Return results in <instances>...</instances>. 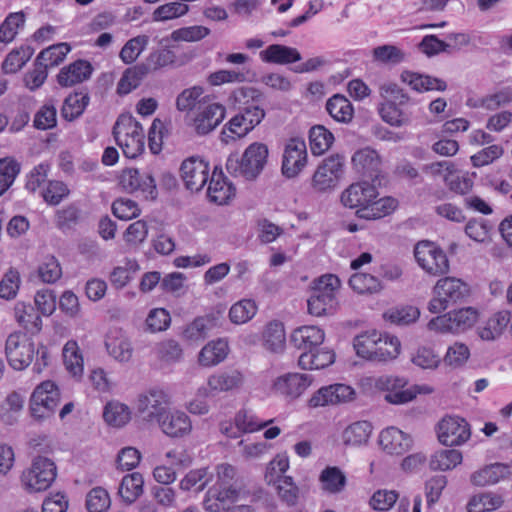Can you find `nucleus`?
<instances>
[{
	"label": "nucleus",
	"mask_w": 512,
	"mask_h": 512,
	"mask_svg": "<svg viewBox=\"0 0 512 512\" xmlns=\"http://www.w3.org/2000/svg\"><path fill=\"white\" fill-rule=\"evenodd\" d=\"M212 474L207 468L191 470L180 482V488L185 491L194 489L200 492L205 489L212 480Z\"/></svg>",
	"instance_id": "55"
},
{
	"label": "nucleus",
	"mask_w": 512,
	"mask_h": 512,
	"mask_svg": "<svg viewBox=\"0 0 512 512\" xmlns=\"http://www.w3.org/2000/svg\"><path fill=\"white\" fill-rule=\"evenodd\" d=\"M137 410L143 420L158 423L167 412L166 394L159 390H151L140 395Z\"/></svg>",
	"instance_id": "20"
},
{
	"label": "nucleus",
	"mask_w": 512,
	"mask_h": 512,
	"mask_svg": "<svg viewBox=\"0 0 512 512\" xmlns=\"http://www.w3.org/2000/svg\"><path fill=\"white\" fill-rule=\"evenodd\" d=\"M477 319L478 311L473 307H465L431 319L428 328L442 333H458L472 327Z\"/></svg>",
	"instance_id": "10"
},
{
	"label": "nucleus",
	"mask_w": 512,
	"mask_h": 512,
	"mask_svg": "<svg viewBox=\"0 0 512 512\" xmlns=\"http://www.w3.org/2000/svg\"><path fill=\"white\" fill-rule=\"evenodd\" d=\"M204 90L201 86H193L184 89L176 98V108L180 112H190L191 110L200 106L201 103L206 102V97H203Z\"/></svg>",
	"instance_id": "49"
},
{
	"label": "nucleus",
	"mask_w": 512,
	"mask_h": 512,
	"mask_svg": "<svg viewBox=\"0 0 512 512\" xmlns=\"http://www.w3.org/2000/svg\"><path fill=\"white\" fill-rule=\"evenodd\" d=\"M264 62L276 64H289L301 60V55L296 48L280 44H272L260 52Z\"/></svg>",
	"instance_id": "36"
},
{
	"label": "nucleus",
	"mask_w": 512,
	"mask_h": 512,
	"mask_svg": "<svg viewBox=\"0 0 512 512\" xmlns=\"http://www.w3.org/2000/svg\"><path fill=\"white\" fill-rule=\"evenodd\" d=\"M63 360L66 369L74 376L80 375L83 371V358L79 353L78 345L75 341H68L63 348Z\"/></svg>",
	"instance_id": "60"
},
{
	"label": "nucleus",
	"mask_w": 512,
	"mask_h": 512,
	"mask_svg": "<svg viewBox=\"0 0 512 512\" xmlns=\"http://www.w3.org/2000/svg\"><path fill=\"white\" fill-rule=\"evenodd\" d=\"M207 195L211 202L223 205L227 204L234 197L235 188L231 183L227 182L222 172L217 173L214 170L209 182Z\"/></svg>",
	"instance_id": "33"
},
{
	"label": "nucleus",
	"mask_w": 512,
	"mask_h": 512,
	"mask_svg": "<svg viewBox=\"0 0 512 512\" xmlns=\"http://www.w3.org/2000/svg\"><path fill=\"white\" fill-rule=\"evenodd\" d=\"M120 183L129 193L141 192L146 199L150 200L157 197L156 183L149 173H141L138 169L127 168L122 171Z\"/></svg>",
	"instance_id": "15"
},
{
	"label": "nucleus",
	"mask_w": 512,
	"mask_h": 512,
	"mask_svg": "<svg viewBox=\"0 0 512 512\" xmlns=\"http://www.w3.org/2000/svg\"><path fill=\"white\" fill-rule=\"evenodd\" d=\"M14 317L17 323L31 333L42 329V318L31 303L17 302L14 307Z\"/></svg>",
	"instance_id": "34"
},
{
	"label": "nucleus",
	"mask_w": 512,
	"mask_h": 512,
	"mask_svg": "<svg viewBox=\"0 0 512 512\" xmlns=\"http://www.w3.org/2000/svg\"><path fill=\"white\" fill-rule=\"evenodd\" d=\"M257 312V305L251 299H242L233 304L229 310V318L234 324H244L251 320Z\"/></svg>",
	"instance_id": "54"
},
{
	"label": "nucleus",
	"mask_w": 512,
	"mask_h": 512,
	"mask_svg": "<svg viewBox=\"0 0 512 512\" xmlns=\"http://www.w3.org/2000/svg\"><path fill=\"white\" fill-rule=\"evenodd\" d=\"M70 46L67 43L54 44L42 50L36 57L48 69L59 65L70 51Z\"/></svg>",
	"instance_id": "57"
},
{
	"label": "nucleus",
	"mask_w": 512,
	"mask_h": 512,
	"mask_svg": "<svg viewBox=\"0 0 512 512\" xmlns=\"http://www.w3.org/2000/svg\"><path fill=\"white\" fill-rule=\"evenodd\" d=\"M508 473V467L501 463H494L475 471L470 480L475 486L492 485L499 482Z\"/></svg>",
	"instance_id": "40"
},
{
	"label": "nucleus",
	"mask_w": 512,
	"mask_h": 512,
	"mask_svg": "<svg viewBox=\"0 0 512 512\" xmlns=\"http://www.w3.org/2000/svg\"><path fill=\"white\" fill-rule=\"evenodd\" d=\"M372 432V426L367 421H358L349 425L342 435L345 445L359 446L367 443Z\"/></svg>",
	"instance_id": "47"
},
{
	"label": "nucleus",
	"mask_w": 512,
	"mask_h": 512,
	"mask_svg": "<svg viewBox=\"0 0 512 512\" xmlns=\"http://www.w3.org/2000/svg\"><path fill=\"white\" fill-rule=\"evenodd\" d=\"M25 15L23 12L10 13L0 25V42L8 44L18 34V29L23 27Z\"/></svg>",
	"instance_id": "53"
},
{
	"label": "nucleus",
	"mask_w": 512,
	"mask_h": 512,
	"mask_svg": "<svg viewBox=\"0 0 512 512\" xmlns=\"http://www.w3.org/2000/svg\"><path fill=\"white\" fill-rule=\"evenodd\" d=\"M355 395L352 387L345 384H333L320 388L309 399L310 407L337 405L351 401Z\"/></svg>",
	"instance_id": "22"
},
{
	"label": "nucleus",
	"mask_w": 512,
	"mask_h": 512,
	"mask_svg": "<svg viewBox=\"0 0 512 512\" xmlns=\"http://www.w3.org/2000/svg\"><path fill=\"white\" fill-rule=\"evenodd\" d=\"M224 315L221 310L212 311L196 317L183 331V337L189 341H201L209 336L210 331L222 326Z\"/></svg>",
	"instance_id": "21"
},
{
	"label": "nucleus",
	"mask_w": 512,
	"mask_h": 512,
	"mask_svg": "<svg viewBox=\"0 0 512 512\" xmlns=\"http://www.w3.org/2000/svg\"><path fill=\"white\" fill-rule=\"evenodd\" d=\"M262 97V93L253 87H240L233 91L230 99L238 105L240 112L225 125L222 132L225 142H228L225 137H244L262 122L265 117Z\"/></svg>",
	"instance_id": "1"
},
{
	"label": "nucleus",
	"mask_w": 512,
	"mask_h": 512,
	"mask_svg": "<svg viewBox=\"0 0 512 512\" xmlns=\"http://www.w3.org/2000/svg\"><path fill=\"white\" fill-rule=\"evenodd\" d=\"M113 134L127 158L134 159L144 151L143 128L132 116H120L114 125Z\"/></svg>",
	"instance_id": "7"
},
{
	"label": "nucleus",
	"mask_w": 512,
	"mask_h": 512,
	"mask_svg": "<svg viewBox=\"0 0 512 512\" xmlns=\"http://www.w3.org/2000/svg\"><path fill=\"white\" fill-rule=\"evenodd\" d=\"M93 68L88 61L76 60L61 68L57 75V82L61 87H71L89 79Z\"/></svg>",
	"instance_id": "28"
},
{
	"label": "nucleus",
	"mask_w": 512,
	"mask_h": 512,
	"mask_svg": "<svg viewBox=\"0 0 512 512\" xmlns=\"http://www.w3.org/2000/svg\"><path fill=\"white\" fill-rule=\"evenodd\" d=\"M400 77L404 83H407L413 90L418 92L430 90L444 91L447 87L442 79L411 71H403Z\"/></svg>",
	"instance_id": "35"
},
{
	"label": "nucleus",
	"mask_w": 512,
	"mask_h": 512,
	"mask_svg": "<svg viewBox=\"0 0 512 512\" xmlns=\"http://www.w3.org/2000/svg\"><path fill=\"white\" fill-rule=\"evenodd\" d=\"M56 475V465L52 460L37 457L31 468L23 473L22 482L29 491L40 492L51 486Z\"/></svg>",
	"instance_id": "12"
},
{
	"label": "nucleus",
	"mask_w": 512,
	"mask_h": 512,
	"mask_svg": "<svg viewBox=\"0 0 512 512\" xmlns=\"http://www.w3.org/2000/svg\"><path fill=\"white\" fill-rule=\"evenodd\" d=\"M147 70L141 64H137L125 70L117 85V93L127 95L136 89L147 76Z\"/></svg>",
	"instance_id": "45"
},
{
	"label": "nucleus",
	"mask_w": 512,
	"mask_h": 512,
	"mask_svg": "<svg viewBox=\"0 0 512 512\" xmlns=\"http://www.w3.org/2000/svg\"><path fill=\"white\" fill-rule=\"evenodd\" d=\"M236 429L238 431L234 432L233 427L223 428L222 431L231 438H236L239 436V433H252L258 431L264 427H266L272 420L261 421L256 415L253 413L241 410L239 411L234 419Z\"/></svg>",
	"instance_id": "31"
},
{
	"label": "nucleus",
	"mask_w": 512,
	"mask_h": 512,
	"mask_svg": "<svg viewBox=\"0 0 512 512\" xmlns=\"http://www.w3.org/2000/svg\"><path fill=\"white\" fill-rule=\"evenodd\" d=\"M324 339V331L320 327L314 325L298 327L290 336V341L293 346L303 352L316 349L324 342Z\"/></svg>",
	"instance_id": "25"
},
{
	"label": "nucleus",
	"mask_w": 512,
	"mask_h": 512,
	"mask_svg": "<svg viewBox=\"0 0 512 512\" xmlns=\"http://www.w3.org/2000/svg\"><path fill=\"white\" fill-rule=\"evenodd\" d=\"M149 42L146 35H139L128 40L120 51V58L126 64L133 63L143 52Z\"/></svg>",
	"instance_id": "61"
},
{
	"label": "nucleus",
	"mask_w": 512,
	"mask_h": 512,
	"mask_svg": "<svg viewBox=\"0 0 512 512\" xmlns=\"http://www.w3.org/2000/svg\"><path fill=\"white\" fill-rule=\"evenodd\" d=\"M144 480L140 473L133 472L123 477L118 494L128 504L134 503L143 493Z\"/></svg>",
	"instance_id": "41"
},
{
	"label": "nucleus",
	"mask_w": 512,
	"mask_h": 512,
	"mask_svg": "<svg viewBox=\"0 0 512 512\" xmlns=\"http://www.w3.org/2000/svg\"><path fill=\"white\" fill-rule=\"evenodd\" d=\"M243 381L244 376L237 369L214 373L208 377L207 387L200 388L198 393L204 397L215 396L218 393L239 388Z\"/></svg>",
	"instance_id": "17"
},
{
	"label": "nucleus",
	"mask_w": 512,
	"mask_h": 512,
	"mask_svg": "<svg viewBox=\"0 0 512 512\" xmlns=\"http://www.w3.org/2000/svg\"><path fill=\"white\" fill-rule=\"evenodd\" d=\"M319 481L322 485V490L328 494H339L344 491L347 478L344 472L336 466H327L322 470Z\"/></svg>",
	"instance_id": "38"
},
{
	"label": "nucleus",
	"mask_w": 512,
	"mask_h": 512,
	"mask_svg": "<svg viewBox=\"0 0 512 512\" xmlns=\"http://www.w3.org/2000/svg\"><path fill=\"white\" fill-rule=\"evenodd\" d=\"M105 348L116 361L127 363L133 355V347L129 337L119 328L110 329L105 338Z\"/></svg>",
	"instance_id": "23"
},
{
	"label": "nucleus",
	"mask_w": 512,
	"mask_h": 512,
	"mask_svg": "<svg viewBox=\"0 0 512 512\" xmlns=\"http://www.w3.org/2000/svg\"><path fill=\"white\" fill-rule=\"evenodd\" d=\"M326 110L337 122L349 123L354 116V108L344 95L335 94L326 102Z\"/></svg>",
	"instance_id": "37"
},
{
	"label": "nucleus",
	"mask_w": 512,
	"mask_h": 512,
	"mask_svg": "<svg viewBox=\"0 0 512 512\" xmlns=\"http://www.w3.org/2000/svg\"><path fill=\"white\" fill-rule=\"evenodd\" d=\"M225 111V107L220 103L208 99L201 103L194 118L197 133L206 135L214 130L224 119Z\"/></svg>",
	"instance_id": "19"
},
{
	"label": "nucleus",
	"mask_w": 512,
	"mask_h": 512,
	"mask_svg": "<svg viewBox=\"0 0 512 512\" xmlns=\"http://www.w3.org/2000/svg\"><path fill=\"white\" fill-rule=\"evenodd\" d=\"M312 382L313 377L309 374L286 373L274 380L272 390L288 400H294L300 397Z\"/></svg>",
	"instance_id": "14"
},
{
	"label": "nucleus",
	"mask_w": 512,
	"mask_h": 512,
	"mask_svg": "<svg viewBox=\"0 0 512 512\" xmlns=\"http://www.w3.org/2000/svg\"><path fill=\"white\" fill-rule=\"evenodd\" d=\"M379 444L388 454L402 455L412 448L413 440L400 429L389 427L380 433Z\"/></svg>",
	"instance_id": "24"
},
{
	"label": "nucleus",
	"mask_w": 512,
	"mask_h": 512,
	"mask_svg": "<svg viewBox=\"0 0 512 512\" xmlns=\"http://www.w3.org/2000/svg\"><path fill=\"white\" fill-rule=\"evenodd\" d=\"M437 436L445 446L462 445L471 437L470 425L464 418L447 416L438 423Z\"/></svg>",
	"instance_id": "13"
},
{
	"label": "nucleus",
	"mask_w": 512,
	"mask_h": 512,
	"mask_svg": "<svg viewBox=\"0 0 512 512\" xmlns=\"http://www.w3.org/2000/svg\"><path fill=\"white\" fill-rule=\"evenodd\" d=\"M289 468V459L285 454L276 455L267 465L265 481L268 485H275L285 477L283 474Z\"/></svg>",
	"instance_id": "58"
},
{
	"label": "nucleus",
	"mask_w": 512,
	"mask_h": 512,
	"mask_svg": "<svg viewBox=\"0 0 512 512\" xmlns=\"http://www.w3.org/2000/svg\"><path fill=\"white\" fill-rule=\"evenodd\" d=\"M350 287L360 293H375L380 291L381 283L378 278L371 274L356 273L349 279Z\"/></svg>",
	"instance_id": "64"
},
{
	"label": "nucleus",
	"mask_w": 512,
	"mask_h": 512,
	"mask_svg": "<svg viewBox=\"0 0 512 512\" xmlns=\"http://www.w3.org/2000/svg\"><path fill=\"white\" fill-rule=\"evenodd\" d=\"M228 353L229 345L225 339L212 340L200 350L198 362L204 367L216 366L226 359Z\"/></svg>",
	"instance_id": "32"
},
{
	"label": "nucleus",
	"mask_w": 512,
	"mask_h": 512,
	"mask_svg": "<svg viewBox=\"0 0 512 512\" xmlns=\"http://www.w3.org/2000/svg\"><path fill=\"white\" fill-rule=\"evenodd\" d=\"M267 145L260 142L250 144L243 154H231L226 161L227 171L246 180L256 179L263 171L268 158Z\"/></svg>",
	"instance_id": "4"
},
{
	"label": "nucleus",
	"mask_w": 512,
	"mask_h": 512,
	"mask_svg": "<svg viewBox=\"0 0 512 512\" xmlns=\"http://www.w3.org/2000/svg\"><path fill=\"white\" fill-rule=\"evenodd\" d=\"M216 470L217 481L208 489L203 502L204 508L210 512L226 509L228 503H234L248 494L243 479L237 476L232 465L220 464Z\"/></svg>",
	"instance_id": "3"
},
{
	"label": "nucleus",
	"mask_w": 512,
	"mask_h": 512,
	"mask_svg": "<svg viewBox=\"0 0 512 512\" xmlns=\"http://www.w3.org/2000/svg\"><path fill=\"white\" fill-rule=\"evenodd\" d=\"M352 164L358 173L373 179L379 175L381 158L376 150L366 147L354 153Z\"/></svg>",
	"instance_id": "27"
},
{
	"label": "nucleus",
	"mask_w": 512,
	"mask_h": 512,
	"mask_svg": "<svg viewBox=\"0 0 512 512\" xmlns=\"http://www.w3.org/2000/svg\"><path fill=\"white\" fill-rule=\"evenodd\" d=\"M181 176L187 189L200 191L209 179V164L199 157H190L183 161Z\"/></svg>",
	"instance_id": "18"
},
{
	"label": "nucleus",
	"mask_w": 512,
	"mask_h": 512,
	"mask_svg": "<svg viewBox=\"0 0 512 512\" xmlns=\"http://www.w3.org/2000/svg\"><path fill=\"white\" fill-rule=\"evenodd\" d=\"M381 339V333L373 330L364 332L354 338L353 347L357 356L373 361L374 351H376L377 343Z\"/></svg>",
	"instance_id": "44"
},
{
	"label": "nucleus",
	"mask_w": 512,
	"mask_h": 512,
	"mask_svg": "<svg viewBox=\"0 0 512 512\" xmlns=\"http://www.w3.org/2000/svg\"><path fill=\"white\" fill-rule=\"evenodd\" d=\"M310 147L314 155L326 152L334 142L333 134L324 126L316 125L310 129Z\"/></svg>",
	"instance_id": "52"
},
{
	"label": "nucleus",
	"mask_w": 512,
	"mask_h": 512,
	"mask_svg": "<svg viewBox=\"0 0 512 512\" xmlns=\"http://www.w3.org/2000/svg\"><path fill=\"white\" fill-rule=\"evenodd\" d=\"M158 425L164 434L172 438L183 437L192 429L188 415L181 411H167Z\"/></svg>",
	"instance_id": "26"
},
{
	"label": "nucleus",
	"mask_w": 512,
	"mask_h": 512,
	"mask_svg": "<svg viewBox=\"0 0 512 512\" xmlns=\"http://www.w3.org/2000/svg\"><path fill=\"white\" fill-rule=\"evenodd\" d=\"M339 287L340 280L333 274H325L313 280L307 300L309 314L316 317L333 314L338 304L336 292Z\"/></svg>",
	"instance_id": "5"
},
{
	"label": "nucleus",
	"mask_w": 512,
	"mask_h": 512,
	"mask_svg": "<svg viewBox=\"0 0 512 512\" xmlns=\"http://www.w3.org/2000/svg\"><path fill=\"white\" fill-rule=\"evenodd\" d=\"M20 172V165L12 158L0 159V196L3 195L13 184Z\"/></svg>",
	"instance_id": "62"
},
{
	"label": "nucleus",
	"mask_w": 512,
	"mask_h": 512,
	"mask_svg": "<svg viewBox=\"0 0 512 512\" xmlns=\"http://www.w3.org/2000/svg\"><path fill=\"white\" fill-rule=\"evenodd\" d=\"M103 418L110 426L122 427L129 422L131 413L125 404L112 401L104 407Z\"/></svg>",
	"instance_id": "51"
},
{
	"label": "nucleus",
	"mask_w": 512,
	"mask_h": 512,
	"mask_svg": "<svg viewBox=\"0 0 512 512\" xmlns=\"http://www.w3.org/2000/svg\"><path fill=\"white\" fill-rule=\"evenodd\" d=\"M38 276L42 282L53 284L62 276V268L56 257L46 256L38 266Z\"/></svg>",
	"instance_id": "63"
},
{
	"label": "nucleus",
	"mask_w": 512,
	"mask_h": 512,
	"mask_svg": "<svg viewBox=\"0 0 512 512\" xmlns=\"http://www.w3.org/2000/svg\"><path fill=\"white\" fill-rule=\"evenodd\" d=\"M334 361L335 353L319 346L312 351L302 352L298 358V365L303 370H318L328 367Z\"/></svg>",
	"instance_id": "30"
},
{
	"label": "nucleus",
	"mask_w": 512,
	"mask_h": 512,
	"mask_svg": "<svg viewBox=\"0 0 512 512\" xmlns=\"http://www.w3.org/2000/svg\"><path fill=\"white\" fill-rule=\"evenodd\" d=\"M400 341L395 336L382 335L379 339L373 361L386 362L395 359L400 353Z\"/></svg>",
	"instance_id": "50"
},
{
	"label": "nucleus",
	"mask_w": 512,
	"mask_h": 512,
	"mask_svg": "<svg viewBox=\"0 0 512 512\" xmlns=\"http://www.w3.org/2000/svg\"><path fill=\"white\" fill-rule=\"evenodd\" d=\"M60 403L58 386L50 380L37 385L31 394L29 409L31 416L36 420L50 418Z\"/></svg>",
	"instance_id": "8"
},
{
	"label": "nucleus",
	"mask_w": 512,
	"mask_h": 512,
	"mask_svg": "<svg viewBox=\"0 0 512 512\" xmlns=\"http://www.w3.org/2000/svg\"><path fill=\"white\" fill-rule=\"evenodd\" d=\"M264 346L272 352H281L284 349L286 335L281 322H270L263 332Z\"/></svg>",
	"instance_id": "46"
},
{
	"label": "nucleus",
	"mask_w": 512,
	"mask_h": 512,
	"mask_svg": "<svg viewBox=\"0 0 512 512\" xmlns=\"http://www.w3.org/2000/svg\"><path fill=\"white\" fill-rule=\"evenodd\" d=\"M414 256L418 265L432 276L447 274L450 269L446 253L434 242L423 240L416 244Z\"/></svg>",
	"instance_id": "9"
},
{
	"label": "nucleus",
	"mask_w": 512,
	"mask_h": 512,
	"mask_svg": "<svg viewBox=\"0 0 512 512\" xmlns=\"http://www.w3.org/2000/svg\"><path fill=\"white\" fill-rule=\"evenodd\" d=\"M89 103L87 93L75 92L64 100L61 108V115L67 121H73L81 116Z\"/></svg>",
	"instance_id": "43"
},
{
	"label": "nucleus",
	"mask_w": 512,
	"mask_h": 512,
	"mask_svg": "<svg viewBox=\"0 0 512 512\" xmlns=\"http://www.w3.org/2000/svg\"><path fill=\"white\" fill-rule=\"evenodd\" d=\"M175 58L176 56L173 51L169 49H159L151 52L145 61L140 64L146 68L147 74H150L173 64Z\"/></svg>",
	"instance_id": "56"
},
{
	"label": "nucleus",
	"mask_w": 512,
	"mask_h": 512,
	"mask_svg": "<svg viewBox=\"0 0 512 512\" xmlns=\"http://www.w3.org/2000/svg\"><path fill=\"white\" fill-rule=\"evenodd\" d=\"M376 387L380 390L386 391L384 399L391 404L401 405L407 402H396L394 395H400L405 392V387L408 384L407 379L393 375H383L377 378Z\"/></svg>",
	"instance_id": "39"
},
{
	"label": "nucleus",
	"mask_w": 512,
	"mask_h": 512,
	"mask_svg": "<svg viewBox=\"0 0 512 512\" xmlns=\"http://www.w3.org/2000/svg\"><path fill=\"white\" fill-rule=\"evenodd\" d=\"M462 453L456 449H443L435 452L430 459L432 470L447 471L462 462Z\"/></svg>",
	"instance_id": "48"
},
{
	"label": "nucleus",
	"mask_w": 512,
	"mask_h": 512,
	"mask_svg": "<svg viewBox=\"0 0 512 512\" xmlns=\"http://www.w3.org/2000/svg\"><path fill=\"white\" fill-rule=\"evenodd\" d=\"M307 162L306 143L303 139L292 138L284 148L282 160V173L293 178L305 167Z\"/></svg>",
	"instance_id": "16"
},
{
	"label": "nucleus",
	"mask_w": 512,
	"mask_h": 512,
	"mask_svg": "<svg viewBox=\"0 0 512 512\" xmlns=\"http://www.w3.org/2000/svg\"><path fill=\"white\" fill-rule=\"evenodd\" d=\"M34 343L28 339L25 333L17 331L11 333L5 342V356L9 365L14 370H24L34 357Z\"/></svg>",
	"instance_id": "11"
},
{
	"label": "nucleus",
	"mask_w": 512,
	"mask_h": 512,
	"mask_svg": "<svg viewBox=\"0 0 512 512\" xmlns=\"http://www.w3.org/2000/svg\"><path fill=\"white\" fill-rule=\"evenodd\" d=\"M378 191L367 181L351 184L341 194V202L345 207L356 209V214L364 220H378L390 215L398 206L392 197L376 200Z\"/></svg>",
	"instance_id": "2"
},
{
	"label": "nucleus",
	"mask_w": 512,
	"mask_h": 512,
	"mask_svg": "<svg viewBox=\"0 0 512 512\" xmlns=\"http://www.w3.org/2000/svg\"><path fill=\"white\" fill-rule=\"evenodd\" d=\"M510 320L511 313L509 311H499L477 327V334L484 341H494L502 335Z\"/></svg>",
	"instance_id": "29"
},
{
	"label": "nucleus",
	"mask_w": 512,
	"mask_h": 512,
	"mask_svg": "<svg viewBox=\"0 0 512 512\" xmlns=\"http://www.w3.org/2000/svg\"><path fill=\"white\" fill-rule=\"evenodd\" d=\"M470 295L469 285L456 277L439 279L433 287V297L428 303V310L439 314L448 308L462 304Z\"/></svg>",
	"instance_id": "6"
},
{
	"label": "nucleus",
	"mask_w": 512,
	"mask_h": 512,
	"mask_svg": "<svg viewBox=\"0 0 512 512\" xmlns=\"http://www.w3.org/2000/svg\"><path fill=\"white\" fill-rule=\"evenodd\" d=\"M34 49L29 45H22L13 49L4 59L2 69L6 74L17 73L30 60Z\"/></svg>",
	"instance_id": "42"
},
{
	"label": "nucleus",
	"mask_w": 512,
	"mask_h": 512,
	"mask_svg": "<svg viewBox=\"0 0 512 512\" xmlns=\"http://www.w3.org/2000/svg\"><path fill=\"white\" fill-rule=\"evenodd\" d=\"M379 113L382 120L391 126L402 127L411 123L410 115L399 109L393 103L382 104L379 108Z\"/></svg>",
	"instance_id": "59"
}]
</instances>
